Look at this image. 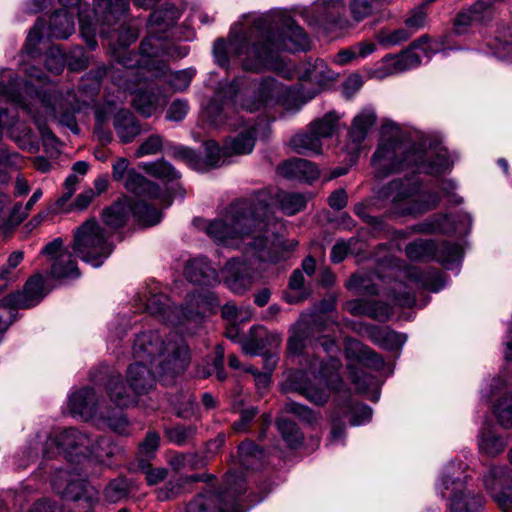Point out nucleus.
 Here are the masks:
<instances>
[{"label": "nucleus", "instance_id": "obj_56", "mask_svg": "<svg viewBox=\"0 0 512 512\" xmlns=\"http://www.w3.org/2000/svg\"><path fill=\"white\" fill-rule=\"evenodd\" d=\"M346 287L350 290H354L358 294H378L376 285L371 284V278L368 275L354 274L347 281Z\"/></svg>", "mask_w": 512, "mask_h": 512}, {"label": "nucleus", "instance_id": "obj_48", "mask_svg": "<svg viewBox=\"0 0 512 512\" xmlns=\"http://www.w3.org/2000/svg\"><path fill=\"white\" fill-rule=\"evenodd\" d=\"M121 452L119 446L114 444L109 437H99L95 441L91 440L88 454H92L99 459L105 457L111 458Z\"/></svg>", "mask_w": 512, "mask_h": 512}, {"label": "nucleus", "instance_id": "obj_20", "mask_svg": "<svg viewBox=\"0 0 512 512\" xmlns=\"http://www.w3.org/2000/svg\"><path fill=\"white\" fill-rule=\"evenodd\" d=\"M277 172L284 178L304 182H312L319 177V170L310 161L293 158L284 161L277 167Z\"/></svg>", "mask_w": 512, "mask_h": 512}, {"label": "nucleus", "instance_id": "obj_46", "mask_svg": "<svg viewBox=\"0 0 512 512\" xmlns=\"http://www.w3.org/2000/svg\"><path fill=\"white\" fill-rule=\"evenodd\" d=\"M276 426L290 448L299 447L304 441V434L296 423L288 419H279Z\"/></svg>", "mask_w": 512, "mask_h": 512}, {"label": "nucleus", "instance_id": "obj_15", "mask_svg": "<svg viewBox=\"0 0 512 512\" xmlns=\"http://www.w3.org/2000/svg\"><path fill=\"white\" fill-rule=\"evenodd\" d=\"M411 157L412 167H415L418 173L439 176L446 173L452 166V162L445 151L424 152L413 146Z\"/></svg>", "mask_w": 512, "mask_h": 512}, {"label": "nucleus", "instance_id": "obj_27", "mask_svg": "<svg viewBox=\"0 0 512 512\" xmlns=\"http://www.w3.org/2000/svg\"><path fill=\"white\" fill-rule=\"evenodd\" d=\"M256 142V128L250 125L223 146V156L249 154L253 151Z\"/></svg>", "mask_w": 512, "mask_h": 512}, {"label": "nucleus", "instance_id": "obj_54", "mask_svg": "<svg viewBox=\"0 0 512 512\" xmlns=\"http://www.w3.org/2000/svg\"><path fill=\"white\" fill-rule=\"evenodd\" d=\"M251 336L241 342L242 350L249 355H257L264 348L265 342L263 336L266 331L262 327L251 328Z\"/></svg>", "mask_w": 512, "mask_h": 512}, {"label": "nucleus", "instance_id": "obj_33", "mask_svg": "<svg viewBox=\"0 0 512 512\" xmlns=\"http://www.w3.org/2000/svg\"><path fill=\"white\" fill-rule=\"evenodd\" d=\"M165 103L159 91L145 90L138 92L132 101L134 108L144 117H150Z\"/></svg>", "mask_w": 512, "mask_h": 512}, {"label": "nucleus", "instance_id": "obj_7", "mask_svg": "<svg viewBox=\"0 0 512 512\" xmlns=\"http://www.w3.org/2000/svg\"><path fill=\"white\" fill-rule=\"evenodd\" d=\"M412 150L413 144L410 141L401 140L398 136L382 138L371 159L375 177L384 179L391 174L411 168Z\"/></svg>", "mask_w": 512, "mask_h": 512}, {"label": "nucleus", "instance_id": "obj_59", "mask_svg": "<svg viewBox=\"0 0 512 512\" xmlns=\"http://www.w3.org/2000/svg\"><path fill=\"white\" fill-rule=\"evenodd\" d=\"M146 171L154 177L165 179L168 181H172L179 178V173L169 162L165 160H160L148 164L146 166Z\"/></svg>", "mask_w": 512, "mask_h": 512}, {"label": "nucleus", "instance_id": "obj_22", "mask_svg": "<svg viewBox=\"0 0 512 512\" xmlns=\"http://www.w3.org/2000/svg\"><path fill=\"white\" fill-rule=\"evenodd\" d=\"M46 108L49 110V114L58 119L60 124L68 127L74 133L79 132L74 116V108H72L70 104L68 105L67 101L60 95L56 93L50 94Z\"/></svg>", "mask_w": 512, "mask_h": 512}, {"label": "nucleus", "instance_id": "obj_51", "mask_svg": "<svg viewBox=\"0 0 512 512\" xmlns=\"http://www.w3.org/2000/svg\"><path fill=\"white\" fill-rule=\"evenodd\" d=\"M168 440L176 445L183 446L192 441L196 435V427L193 425H176L165 430Z\"/></svg>", "mask_w": 512, "mask_h": 512}, {"label": "nucleus", "instance_id": "obj_32", "mask_svg": "<svg viewBox=\"0 0 512 512\" xmlns=\"http://www.w3.org/2000/svg\"><path fill=\"white\" fill-rule=\"evenodd\" d=\"M418 188V185L405 182L402 179H395L378 191L377 198L380 200H390L392 203H399L410 197Z\"/></svg>", "mask_w": 512, "mask_h": 512}, {"label": "nucleus", "instance_id": "obj_10", "mask_svg": "<svg viewBox=\"0 0 512 512\" xmlns=\"http://www.w3.org/2000/svg\"><path fill=\"white\" fill-rule=\"evenodd\" d=\"M432 41L428 35H423L413 41L409 48L397 55H388L384 58L390 68L391 73H400L417 67L421 63V55L416 50H421L426 57H431L434 53Z\"/></svg>", "mask_w": 512, "mask_h": 512}, {"label": "nucleus", "instance_id": "obj_23", "mask_svg": "<svg viewBox=\"0 0 512 512\" xmlns=\"http://www.w3.org/2000/svg\"><path fill=\"white\" fill-rule=\"evenodd\" d=\"M106 391L110 400L120 408H126L137 403L136 395L127 388L118 374L109 377L106 383Z\"/></svg>", "mask_w": 512, "mask_h": 512}, {"label": "nucleus", "instance_id": "obj_61", "mask_svg": "<svg viewBox=\"0 0 512 512\" xmlns=\"http://www.w3.org/2000/svg\"><path fill=\"white\" fill-rule=\"evenodd\" d=\"M393 314V309L391 306L382 301H367V305H365V315L378 320V321H386Z\"/></svg>", "mask_w": 512, "mask_h": 512}, {"label": "nucleus", "instance_id": "obj_17", "mask_svg": "<svg viewBox=\"0 0 512 512\" xmlns=\"http://www.w3.org/2000/svg\"><path fill=\"white\" fill-rule=\"evenodd\" d=\"M345 9L342 0H317L314 5L318 21L330 29H345L351 26L350 19L345 16Z\"/></svg>", "mask_w": 512, "mask_h": 512}, {"label": "nucleus", "instance_id": "obj_62", "mask_svg": "<svg viewBox=\"0 0 512 512\" xmlns=\"http://www.w3.org/2000/svg\"><path fill=\"white\" fill-rule=\"evenodd\" d=\"M433 0H428L421 6L413 9L405 20V26L412 32L415 33L422 27H424L427 19V13L425 11L426 6Z\"/></svg>", "mask_w": 512, "mask_h": 512}, {"label": "nucleus", "instance_id": "obj_57", "mask_svg": "<svg viewBox=\"0 0 512 512\" xmlns=\"http://www.w3.org/2000/svg\"><path fill=\"white\" fill-rule=\"evenodd\" d=\"M284 410L307 424H314L319 419V415L314 410L295 401L286 402Z\"/></svg>", "mask_w": 512, "mask_h": 512}, {"label": "nucleus", "instance_id": "obj_24", "mask_svg": "<svg viewBox=\"0 0 512 512\" xmlns=\"http://www.w3.org/2000/svg\"><path fill=\"white\" fill-rule=\"evenodd\" d=\"M184 275L190 282L198 285H207L216 279L215 269L203 257L190 260L185 266Z\"/></svg>", "mask_w": 512, "mask_h": 512}, {"label": "nucleus", "instance_id": "obj_31", "mask_svg": "<svg viewBox=\"0 0 512 512\" xmlns=\"http://www.w3.org/2000/svg\"><path fill=\"white\" fill-rule=\"evenodd\" d=\"M483 483L488 492L512 491V470L506 466H491L483 476Z\"/></svg>", "mask_w": 512, "mask_h": 512}, {"label": "nucleus", "instance_id": "obj_39", "mask_svg": "<svg viewBox=\"0 0 512 512\" xmlns=\"http://www.w3.org/2000/svg\"><path fill=\"white\" fill-rule=\"evenodd\" d=\"M147 311L154 315L159 316L161 319L171 325H177L178 322L172 319V314H178L179 310L172 308L169 303V299L163 294L152 295L148 298L146 303Z\"/></svg>", "mask_w": 512, "mask_h": 512}, {"label": "nucleus", "instance_id": "obj_42", "mask_svg": "<svg viewBox=\"0 0 512 512\" xmlns=\"http://www.w3.org/2000/svg\"><path fill=\"white\" fill-rule=\"evenodd\" d=\"M492 412L498 424L505 429H512V392L499 396L492 406Z\"/></svg>", "mask_w": 512, "mask_h": 512}, {"label": "nucleus", "instance_id": "obj_36", "mask_svg": "<svg viewBox=\"0 0 512 512\" xmlns=\"http://www.w3.org/2000/svg\"><path fill=\"white\" fill-rule=\"evenodd\" d=\"M49 30L51 36L67 39L75 30L73 14L67 10L56 11L50 17Z\"/></svg>", "mask_w": 512, "mask_h": 512}, {"label": "nucleus", "instance_id": "obj_44", "mask_svg": "<svg viewBox=\"0 0 512 512\" xmlns=\"http://www.w3.org/2000/svg\"><path fill=\"white\" fill-rule=\"evenodd\" d=\"M129 208L137 221L143 225L153 226L161 220V212L143 201L135 202L129 205Z\"/></svg>", "mask_w": 512, "mask_h": 512}, {"label": "nucleus", "instance_id": "obj_26", "mask_svg": "<svg viewBox=\"0 0 512 512\" xmlns=\"http://www.w3.org/2000/svg\"><path fill=\"white\" fill-rule=\"evenodd\" d=\"M123 185L128 192L145 198H157L160 191L156 183L146 179L134 169L128 171Z\"/></svg>", "mask_w": 512, "mask_h": 512}, {"label": "nucleus", "instance_id": "obj_34", "mask_svg": "<svg viewBox=\"0 0 512 512\" xmlns=\"http://www.w3.org/2000/svg\"><path fill=\"white\" fill-rule=\"evenodd\" d=\"M117 34V43L109 44L112 53L116 56L117 61L125 67H131L130 57L121 54V50H125L131 43L135 42L138 38V30L131 26H120Z\"/></svg>", "mask_w": 512, "mask_h": 512}, {"label": "nucleus", "instance_id": "obj_2", "mask_svg": "<svg viewBox=\"0 0 512 512\" xmlns=\"http://www.w3.org/2000/svg\"><path fill=\"white\" fill-rule=\"evenodd\" d=\"M276 226L266 197L257 194L232 202L205 230L218 244L238 247L241 241L246 255L260 262L277 263L283 259L284 247Z\"/></svg>", "mask_w": 512, "mask_h": 512}, {"label": "nucleus", "instance_id": "obj_35", "mask_svg": "<svg viewBox=\"0 0 512 512\" xmlns=\"http://www.w3.org/2000/svg\"><path fill=\"white\" fill-rule=\"evenodd\" d=\"M50 274L53 278H78L80 271L72 252L63 251L52 262Z\"/></svg>", "mask_w": 512, "mask_h": 512}, {"label": "nucleus", "instance_id": "obj_63", "mask_svg": "<svg viewBox=\"0 0 512 512\" xmlns=\"http://www.w3.org/2000/svg\"><path fill=\"white\" fill-rule=\"evenodd\" d=\"M106 425L115 433L120 435L130 434V423L124 413L119 412L113 415H101Z\"/></svg>", "mask_w": 512, "mask_h": 512}, {"label": "nucleus", "instance_id": "obj_60", "mask_svg": "<svg viewBox=\"0 0 512 512\" xmlns=\"http://www.w3.org/2000/svg\"><path fill=\"white\" fill-rule=\"evenodd\" d=\"M128 484L124 479H114L109 482L104 490L105 499L111 503H117L127 497Z\"/></svg>", "mask_w": 512, "mask_h": 512}, {"label": "nucleus", "instance_id": "obj_16", "mask_svg": "<svg viewBox=\"0 0 512 512\" xmlns=\"http://www.w3.org/2000/svg\"><path fill=\"white\" fill-rule=\"evenodd\" d=\"M445 490L453 489L450 499V512H480L484 505L483 497L470 493H463V483L459 479L445 476L442 481Z\"/></svg>", "mask_w": 512, "mask_h": 512}, {"label": "nucleus", "instance_id": "obj_50", "mask_svg": "<svg viewBox=\"0 0 512 512\" xmlns=\"http://www.w3.org/2000/svg\"><path fill=\"white\" fill-rule=\"evenodd\" d=\"M107 69L104 65L97 66L96 69L91 70L83 79L80 84V89L90 96H94L100 89L101 82L106 76Z\"/></svg>", "mask_w": 512, "mask_h": 512}, {"label": "nucleus", "instance_id": "obj_5", "mask_svg": "<svg viewBox=\"0 0 512 512\" xmlns=\"http://www.w3.org/2000/svg\"><path fill=\"white\" fill-rule=\"evenodd\" d=\"M246 491L241 473L228 474L225 485L218 490L210 486L194 496L185 507V512H242L238 497Z\"/></svg>", "mask_w": 512, "mask_h": 512}, {"label": "nucleus", "instance_id": "obj_43", "mask_svg": "<svg viewBox=\"0 0 512 512\" xmlns=\"http://www.w3.org/2000/svg\"><path fill=\"white\" fill-rule=\"evenodd\" d=\"M130 214L129 205L123 202H115L102 212L103 221L112 229H118L125 225Z\"/></svg>", "mask_w": 512, "mask_h": 512}, {"label": "nucleus", "instance_id": "obj_58", "mask_svg": "<svg viewBox=\"0 0 512 512\" xmlns=\"http://www.w3.org/2000/svg\"><path fill=\"white\" fill-rule=\"evenodd\" d=\"M347 418L339 406L334 407L330 414L331 431L329 436L330 443L340 441L345 437V423Z\"/></svg>", "mask_w": 512, "mask_h": 512}, {"label": "nucleus", "instance_id": "obj_38", "mask_svg": "<svg viewBox=\"0 0 512 512\" xmlns=\"http://www.w3.org/2000/svg\"><path fill=\"white\" fill-rule=\"evenodd\" d=\"M314 327L299 323L288 339V350L294 355H300L308 345H313Z\"/></svg>", "mask_w": 512, "mask_h": 512}, {"label": "nucleus", "instance_id": "obj_53", "mask_svg": "<svg viewBox=\"0 0 512 512\" xmlns=\"http://www.w3.org/2000/svg\"><path fill=\"white\" fill-rule=\"evenodd\" d=\"M396 304L403 307H411L415 304L416 298L412 288L401 281H395L389 294Z\"/></svg>", "mask_w": 512, "mask_h": 512}, {"label": "nucleus", "instance_id": "obj_4", "mask_svg": "<svg viewBox=\"0 0 512 512\" xmlns=\"http://www.w3.org/2000/svg\"><path fill=\"white\" fill-rule=\"evenodd\" d=\"M236 79H241V85L236 87L234 101L243 111L253 113L286 106L290 99L291 89L274 77L253 79L247 87H244V77Z\"/></svg>", "mask_w": 512, "mask_h": 512}, {"label": "nucleus", "instance_id": "obj_9", "mask_svg": "<svg viewBox=\"0 0 512 512\" xmlns=\"http://www.w3.org/2000/svg\"><path fill=\"white\" fill-rule=\"evenodd\" d=\"M91 439L85 433L68 428L51 434L44 444L43 457L50 459L57 452L88 455Z\"/></svg>", "mask_w": 512, "mask_h": 512}, {"label": "nucleus", "instance_id": "obj_13", "mask_svg": "<svg viewBox=\"0 0 512 512\" xmlns=\"http://www.w3.org/2000/svg\"><path fill=\"white\" fill-rule=\"evenodd\" d=\"M204 149V158L187 147L175 148L173 155L175 158L185 161L193 169L199 171L219 166L221 155H223V147L220 148L214 140H208L204 143Z\"/></svg>", "mask_w": 512, "mask_h": 512}, {"label": "nucleus", "instance_id": "obj_18", "mask_svg": "<svg viewBox=\"0 0 512 512\" xmlns=\"http://www.w3.org/2000/svg\"><path fill=\"white\" fill-rule=\"evenodd\" d=\"M44 296V279L41 275H35L27 280L21 293L3 299V302L4 305L12 304L16 308L25 309L37 305Z\"/></svg>", "mask_w": 512, "mask_h": 512}, {"label": "nucleus", "instance_id": "obj_1", "mask_svg": "<svg viewBox=\"0 0 512 512\" xmlns=\"http://www.w3.org/2000/svg\"><path fill=\"white\" fill-rule=\"evenodd\" d=\"M310 38L302 27L287 13L277 11L257 18L247 35L231 36L226 42L218 39L213 54L217 64L229 66V54L237 57L241 68L252 73L285 68L282 51H306Z\"/></svg>", "mask_w": 512, "mask_h": 512}, {"label": "nucleus", "instance_id": "obj_8", "mask_svg": "<svg viewBox=\"0 0 512 512\" xmlns=\"http://www.w3.org/2000/svg\"><path fill=\"white\" fill-rule=\"evenodd\" d=\"M241 85V79H233L230 84L213 98L203 111L204 121L212 127L224 126L236 130L244 124V120L238 115L242 111L234 101L236 87Z\"/></svg>", "mask_w": 512, "mask_h": 512}, {"label": "nucleus", "instance_id": "obj_21", "mask_svg": "<svg viewBox=\"0 0 512 512\" xmlns=\"http://www.w3.org/2000/svg\"><path fill=\"white\" fill-rule=\"evenodd\" d=\"M98 398L93 388L85 387L71 394L69 409L73 415L84 419L92 418L97 409Z\"/></svg>", "mask_w": 512, "mask_h": 512}, {"label": "nucleus", "instance_id": "obj_30", "mask_svg": "<svg viewBox=\"0 0 512 512\" xmlns=\"http://www.w3.org/2000/svg\"><path fill=\"white\" fill-rule=\"evenodd\" d=\"M507 441L495 432L492 427H482L478 435L479 452L488 457H496L501 454Z\"/></svg>", "mask_w": 512, "mask_h": 512}, {"label": "nucleus", "instance_id": "obj_47", "mask_svg": "<svg viewBox=\"0 0 512 512\" xmlns=\"http://www.w3.org/2000/svg\"><path fill=\"white\" fill-rule=\"evenodd\" d=\"M337 123V115L333 112H329L325 114L322 118L313 121L310 124L309 129L321 140L322 138H328L333 135V133L336 130Z\"/></svg>", "mask_w": 512, "mask_h": 512}, {"label": "nucleus", "instance_id": "obj_11", "mask_svg": "<svg viewBox=\"0 0 512 512\" xmlns=\"http://www.w3.org/2000/svg\"><path fill=\"white\" fill-rule=\"evenodd\" d=\"M376 119V114L372 109H364L354 117L344 147L351 160L356 159L363 149L364 140L370 128L376 123Z\"/></svg>", "mask_w": 512, "mask_h": 512}, {"label": "nucleus", "instance_id": "obj_37", "mask_svg": "<svg viewBox=\"0 0 512 512\" xmlns=\"http://www.w3.org/2000/svg\"><path fill=\"white\" fill-rule=\"evenodd\" d=\"M493 54L502 60H512V28L498 29L495 36L488 42Z\"/></svg>", "mask_w": 512, "mask_h": 512}, {"label": "nucleus", "instance_id": "obj_64", "mask_svg": "<svg viewBox=\"0 0 512 512\" xmlns=\"http://www.w3.org/2000/svg\"><path fill=\"white\" fill-rule=\"evenodd\" d=\"M496 0H478L469 7V10L476 17L479 24L489 21L494 13V2Z\"/></svg>", "mask_w": 512, "mask_h": 512}, {"label": "nucleus", "instance_id": "obj_14", "mask_svg": "<svg viewBox=\"0 0 512 512\" xmlns=\"http://www.w3.org/2000/svg\"><path fill=\"white\" fill-rule=\"evenodd\" d=\"M336 78V74L328 67L322 59L305 63L299 72V80L313 85L308 99H312L318 93L326 89Z\"/></svg>", "mask_w": 512, "mask_h": 512}, {"label": "nucleus", "instance_id": "obj_6", "mask_svg": "<svg viewBox=\"0 0 512 512\" xmlns=\"http://www.w3.org/2000/svg\"><path fill=\"white\" fill-rule=\"evenodd\" d=\"M110 238V233L95 218H90L74 231L72 249L83 262L97 268L114 250Z\"/></svg>", "mask_w": 512, "mask_h": 512}, {"label": "nucleus", "instance_id": "obj_49", "mask_svg": "<svg viewBox=\"0 0 512 512\" xmlns=\"http://www.w3.org/2000/svg\"><path fill=\"white\" fill-rule=\"evenodd\" d=\"M294 390L315 405H324L329 399V391L326 386L320 387L312 383H306L296 386Z\"/></svg>", "mask_w": 512, "mask_h": 512}, {"label": "nucleus", "instance_id": "obj_41", "mask_svg": "<svg viewBox=\"0 0 512 512\" xmlns=\"http://www.w3.org/2000/svg\"><path fill=\"white\" fill-rule=\"evenodd\" d=\"M308 200V195L303 193L282 191L277 194V203L282 212L288 216L304 210Z\"/></svg>", "mask_w": 512, "mask_h": 512}, {"label": "nucleus", "instance_id": "obj_45", "mask_svg": "<svg viewBox=\"0 0 512 512\" xmlns=\"http://www.w3.org/2000/svg\"><path fill=\"white\" fill-rule=\"evenodd\" d=\"M338 406L346 417L350 416V423L353 426L364 424L372 417L371 408L365 404L347 401Z\"/></svg>", "mask_w": 512, "mask_h": 512}, {"label": "nucleus", "instance_id": "obj_3", "mask_svg": "<svg viewBox=\"0 0 512 512\" xmlns=\"http://www.w3.org/2000/svg\"><path fill=\"white\" fill-rule=\"evenodd\" d=\"M132 354L135 361L155 366L158 373L165 375L182 373L189 363L188 346L182 340H169L166 343L157 331L138 334Z\"/></svg>", "mask_w": 512, "mask_h": 512}, {"label": "nucleus", "instance_id": "obj_12", "mask_svg": "<svg viewBox=\"0 0 512 512\" xmlns=\"http://www.w3.org/2000/svg\"><path fill=\"white\" fill-rule=\"evenodd\" d=\"M224 279L233 293L242 294L252 287L255 271L246 260L233 258L224 267Z\"/></svg>", "mask_w": 512, "mask_h": 512}, {"label": "nucleus", "instance_id": "obj_52", "mask_svg": "<svg viewBox=\"0 0 512 512\" xmlns=\"http://www.w3.org/2000/svg\"><path fill=\"white\" fill-rule=\"evenodd\" d=\"M136 465L135 471H140L145 475L148 485H156L167 477V469L161 467L153 468L147 459L138 458Z\"/></svg>", "mask_w": 512, "mask_h": 512}, {"label": "nucleus", "instance_id": "obj_55", "mask_svg": "<svg viewBox=\"0 0 512 512\" xmlns=\"http://www.w3.org/2000/svg\"><path fill=\"white\" fill-rule=\"evenodd\" d=\"M434 250V244L426 240H415L405 248V253L411 261H419L429 257Z\"/></svg>", "mask_w": 512, "mask_h": 512}, {"label": "nucleus", "instance_id": "obj_40", "mask_svg": "<svg viewBox=\"0 0 512 512\" xmlns=\"http://www.w3.org/2000/svg\"><path fill=\"white\" fill-rule=\"evenodd\" d=\"M290 145L292 150L300 155H317L322 150L321 140L310 129L306 133L295 135L291 139Z\"/></svg>", "mask_w": 512, "mask_h": 512}, {"label": "nucleus", "instance_id": "obj_25", "mask_svg": "<svg viewBox=\"0 0 512 512\" xmlns=\"http://www.w3.org/2000/svg\"><path fill=\"white\" fill-rule=\"evenodd\" d=\"M385 7V0H348V11L354 24L380 14Z\"/></svg>", "mask_w": 512, "mask_h": 512}, {"label": "nucleus", "instance_id": "obj_29", "mask_svg": "<svg viewBox=\"0 0 512 512\" xmlns=\"http://www.w3.org/2000/svg\"><path fill=\"white\" fill-rule=\"evenodd\" d=\"M113 126L122 143L131 142L141 131L135 116L128 110H120L116 113Z\"/></svg>", "mask_w": 512, "mask_h": 512}, {"label": "nucleus", "instance_id": "obj_28", "mask_svg": "<svg viewBox=\"0 0 512 512\" xmlns=\"http://www.w3.org/2000/svg\"><path fill=\"white\" fill-rule=\"evenodd\" d=\"M128 4V0H94V10L104 24L111 26L127 12Z\"/></svg>", "mask_w": 512, "mask_h": 512}, {"label": "nucleus", "instance_id": "obj_19", "mask_svg": "<svg viewBox=\"0 0 512 512\" xmlns=\"http://www.w3.org/2000/svg\"><path fill=\"white\" fill-rule=\"evenodd\" d=\"M155 366L143 364V362L135 361L127 369L126 379L129 388L134 394L142 395L149 393L155 386Z\"/></svg>", "mask_w": 512, "mask_h": 512}]
</instances>
